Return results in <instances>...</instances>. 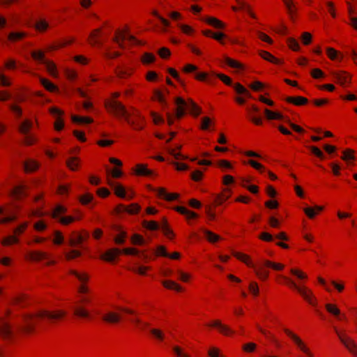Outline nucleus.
Wrapping results in <instances>:
<instances>
[{"label":"nucleus","mask_w":357,"mask_h":357,"mask_svg":"<svg viewBox=\"0 0 357 357\" xmlns=\"http://www.w3.org/2000/svg\"><path fill=\"white\" fill-rule=\"evenodd\" d=\"M120 96L119 92H114L111 97L105 102V107L107 112L116 117L123 118L126 122L136 130H140L144 128V117L138 115L136 119H130L126 107L121 102L116 100Z\"/></svg>","instance_id":"obj_1"},{"label":"nucleus","mask_w":357,"mask_h":357,"mask_svg":"<svg viewBox=\"0 0 357 357\" xmlns=\"http://www.w3.org/2000/svg\"><path fill=\"white\" fill-rule=\"evenodd\" d=\"M66 312L61 310H40L36 314H29L24 315L17 326V330L23 333H30L37 319L46 320H57L63 318Z\"/></svg>","instance_id":"obj_2"},{"label":"nucleus","mask_w":357,"mask_h":357,"mask_svg":"<svg viewBox=\"0 0 357 357\" xmlns=\"http://www.w3.org/2000/svg\"><path fill=\"white\" fill-rule=\"evenodd\" d=\"M45 215V213L38 208L33 207L27 211L28 217L39 218L33 223V228L36 232L42 233L48 227V222L42 218Z\"/></svg>","instance_id":"obj_3"},{"label":"nucleus","mask_w":357,"mask_h":357,"mask_svg":"<svg viewBox=\"0 0 357 357\" xmlns=\"http://www.w3.org/2000/svg\"><path fill=\"white\" fill-rule=\"evenodd\" d=\"M283 278L289 282L291 287L294 288L307 303L312 305L317 304V299L312 289L305 285L298 284L294 280H289L286 277H283Z\"/></svg>","instance_id":"obj_4"},{"label":"nucleus","mask_w":357,"mask_h":357,"mask_svg":"<svg viewBox=\"0 0 357 357\" xmlns=\"http://www.w3.org/2000/svg\"><path fill=\"white\" fill-rule=\"evenodd\" d=\"M114 43L121 48H125L126 43L130 45L140 44V43L132 36L127 29L119 30L116 32L114 38Z\"/></svg>","instance_id":"obj_5"},{"label":"nucleus","mask_w":357,"mask_h":357,"mask_svg":"<svg viewBox=\"0 0 357 357\" xmlns=\"http://www.w3.org/2000/svg\"><path fill=\"white\" fill-rule=\"evenodd\" d=\"M336 333L344 347L354 357H357V342L344 331H337Z\"/></svg>","instance_id":"obj_6"},{"label":"nucleus","mask_w":357,"mask_h":357,"mask_svg":"<svg viewBox=\"0 0 357 357\" xmlns=\"http://www.w3.org/2000/svg\"><path fill=\"white\" fill-rule=\"evenodd\" d=\"M107 183L113 189L114 194L120 198L131 199L134 195L132 193L127 194L126 188L120 183L114 181L110 177H107Z\"/></svg>","instance_id":"obj_7"},{"label":"nucleus","mask_w":357,"mask_h":357,"mask_svg":"<svg viewBox=\"0 0 357 357\" xmlns=\"http://www.w3.org/2000/svg\"><path fill=\"white\" fill-rule=\"evenodd\" d=\"M285 334L290 337L298 348L307 356H312V353L306 344L294 333L288 328L284 330Z\"/></svg>","instance_id":"obj_8"},{"label":"nucleus","mask_w":357,"mask_h":357,"mask_svg":"<svg viewBox=\"0 0 357 357\" xmlns=\"http://www.w3.org/2000/svg\"><path fill=\"white\" fill-rule=\"evenodd\" d=\"M149 189L151 190L152 191L155 192L157 194V195L158 196V197L163 199L167 202H172V201L176 200L180 197L179 194H178V193L167 192L166 189L162 187H160V188H157L149 187Z\"/></svg>","instance_id":"obj_9"},{"label":"nucleus","mask_w":357,"mask_h":357,"mask_svg":"<svg viewBox=\"0 0 357 357\" xmlns=\"http://www.w3.org/2000/svg\"><path fill=\"white\" fill-rule=\"evenodd\" d=\"M16 219L17 216L12 211L10 206H0V223H8Z\"/></svg>","instance_id":"obj_10"},{"label":"nucleus","mask_w":357,"mask_h":357,"mask_svg":"<svg viewBox=\"0 0 357 357\" xmlns=\"http://www.w3.org/2000/svg\"><path fill=\"white\" fill-rule=\"evenodd\" d=\"M208 326L217 328L220 333L226 336H230L234 333V331L229 326L224 324L219 319L211 321L208 324Z\"/></svg>","instance_id":"obj_11"},{"label":"nucleus","mask_w":357,"mask_h":357,"mask_svg":"<svg viewBox=\"0 0 357 357\" xmlns=\"http://www.w3.org/2000/svg\"><path fill=\"white\" fill-rule=\"evenodd\" d=\"M132 172L137 176H152L155 174L153 170L148 168V165L144 163L136 164Z\"/></svg>","instance_id":"obj_12"},{"label":"nucleus","mask_w":357,"mask_h":357,"mask_svg":"<svg viewBox=\"0 0 357 357\" xmlns=\"http://www.w3.org/2000/svg\"><path fill=\"white\" fill-rule=\"evenodd\" d=\"M326 54L329 60L331 61L341 63L344 59V54L342 52L337 50L332 47H326L325 48Z\"/></svg>","instance_id":"obj_13"},{"label":"nucleus","mask_w":357,"mask_h":357,"mask_svg":"<svg viewBox=\"0 0 357 357\" xmlns=\"http://www.w3.org/2000/svg\"><path fill=\"white\" fill-rule=\"evenodd\" d=\"M333 75L337 83L342 86H345L351 82V75L344 70L333 72Z\"/></svg>","instance_id":"obj_14"},{"label":"nucleus","mask_w":357,"mask_h":357,"mask_svg":"<svg viewBox=\"0 0 357 357\" xmlns=\"http://www.w3.org/2000/svg\"><path fill=\"white\" fill-rule=\"evenodd\" d=\"M47 255L46 252L40 250H29L27 252L25 258L30 261L38 262L46 259Z\"/></svg>","instance_id":"obj_15"},{"label":"nucleus","mask_w":357,"mask_h":357,"mask_svg":"<svg viewBox=\"0 0 357 357\" xmlns=\"http://www.w3.org/2000/svg\"><path fill=\"white\" fill-rule=\"evenodd\" d=\"M13 333V329L11 328V324L9 320L6 318L0 319V335L4 338H8L11 336Z\"/></svg>","instance_id":"obj_16"},{"label":"nucleus","mask_w":357,"mask_h":357,"mask_svg":"<svg viewBox=\"0 0 357 357\" xmlns=\"http://www.w3.org/2000/svg\"><path fill=\"white\" fill-rule=\"evenodd\" d=\"M326 312L337 319H341L344 315L342 313L340 308L335 303H326L324 305Z\"/></svg>","instance_id":"obj_17"},{"label":"nucleus","mask_w":357,"mask_h":357,"mask_svg":"<svg viewBox=\"0 0 357 357\" xmlns=\"http://www.w3.org/2000/svg\"><path fill=\"white\" fill-rule=\"evenodd\" d=\"M182 149L181 145H176L175 147H167V152L173 157V160H187L189 157L181 153Z\"/></svg>","instance_id":"obj_18"},{"label":"nucleus","mask_w":357,"mask_h":357,"mask_svg":"<svg viewBox=\"0 0 357 357\" xmlns=\"http://www.w3.org/2000/svg\"><path fill=\"white\" fill-rule=\"evenodd\" d=\"M176 116L178 119L183 117L185 113V109L188 108V100L185 101L183 98L178 97L176 98Z\"/></svg>","instance_id":"obj_19"},{"label":"nucleus","mask_w":357,"mask_h":357,"mask_svg":"<svg viewBox=\"0 0 357 357\" xmlns=\"http://www.w3.org/2000/svg\"><path fill=\"white\" fill-rule=\"evenodd\" d=\"M232 255L234 257L244 263L248 266L255 268V265L250 255L236 251H233Z\"/></svg>","instance_id":"obj_20"},{"label":"nucleus","mask_w":357,"mask_h":357,"mask_svg":"<svg viewBox=\"0 0 357 357\" xmlns=\"http://www.w3.org/2000/svg\"><path fill=\"white\" fill-rule=\"evenodd\" d=\"M341 159L347 164L351 165L356 160V151L351 149H345L342 151Z\"/></svg>","instance_id":"obj_21"},{"label":"nucleus","mask_w":357,"mask_h":357,"mask_svg":"<svg viewBox=\"0 0 357 357\" xmlns=\"http://www.w3.org/2000/svg\"><path fill=\"white\" fill-rule=\"evenodd\" d=\"M120 254V250L117 248H112L106 251L101 255V259L107 262H112Z\"/></svg>","instance_id":"obj_22"},{"label":"nucleus","mask_w":357,"mask_h":357,"mask_svg":"<svg viewBox=\"0 0 357 357\" xmlns=\"http://www.w3.org/2000/svg\"><path fill=\"white\" fill-rule=\"evenodd\" d=\"M259 55L264 60L269 61L272 63L280 65L282 63V61L274 56L273 54H271L270 52L266 51V50H259Z\"/></svg>","instance_id":"obj_23"},{"label":"nucleus","mask_w":357,"mask_h":357,"mask_svg":"<svg viewBox=\"0 0 357 357\" xmlns=\"http://www.w3.org/2000/svg\"><path fill=\"white\" fill-rule=\"evenodd\" d=\"M100 30L99 29L93 30L89 35L88 41L91 46L96 47L101 45Z\"/></svg>","instance_id":"obj_24"},{"label":"nucleus","mask_w":357,"mask_h":357,"mask_svg":"<svg viewBox=\"0 0 357 357\" xmlns=\"http://www.w3.org/2000/svg\"><path fill=\"white\" fill-rule=\"evenodd\" d=\"M176 275L179 281L184 283H189L192 279V275L190 273L181 268L176 271Z\"/></svg>","instance_id":"obj_25"},{"label":"nucleus","mask_w":357,"mask_h":357,"mask_svg":"<svg viewBox=\"0 0 357 357\" xmlns=\"http://www.w3.org/2000/svg\"><path fill=\"white\" fill-rule=\"evenodd\" d=\"M174 209L180 214L185 215L188 220L195 219L198 217V215L196 213L188 210L187 208L184 206H175Z\"/></svg>","instance_id":"obj_26"},{"label":"nucleus","mask_w":357,"mask_h":357,"mask_svg":"<svg viewBox=\"0 0 357 357\" xmlns=\"http://www.w3.org/2000/svg\"><path fill=\"white\" fill-rule=\"evenodd\" d=\"M140 206L137 204H132L128 206H125L123 205H119L116 208V211L121 212L122 211H126L130 214H137L140 211Z\"/></svg>","instance_id":"obj_27"},{"label":"nucleus","mask_w":357,"mask_h":357,"mask_svg":"<svg viewBox=\"0 0 357 357\" xmlns=\"http://www.w3.org/2000/svg\"><path fill=\"white\" fill-rule=\"evenodd\" d=\"M29 225V222L27 220L20 222L15 227L13 231L20 238V236L27 230Z\"/></svg>","instance_id":"obj_28"},{"label":"nucleus","mask_w":357,"mask_h":357,"mask_svg":"<svg viewBox=\"0 0 357 357\" xmlns=\"http://www.w3.org/2000/svg\"><path fill=\"white\" fill-rule=\"evenodd\" d=\"M81 160L78 157L70 156L66 162V166L71 171H77L80 165Z\"/></svg>","instance_id":"obj_29"},{"label":"nucleus","mask_w":357,"mask_h":357,"mask_svg":"<svg viewBox=\"0 0 357 357\" xmlns=\"http://www.w3.org/2000/svg\"><path fill=\"white\" fill-rule=\"evenodd\" d=\"M103 319L107 322L115 324L121 320V315L117 312L109 311L104 314Z\"/></svg>","instance_id":"obj_30"},{"label":"nucleus","mask_w":357,"mask_h":357,"mask_svg":"<svg viewBox=\"0 0 357 357\" xmlns=\"http://www.w3.org/2000/svg\"><path fill=\"white\" fill-rule=\"evenodd\" d=\"M204 20L211 26L218 29H223L225 27L224 22L214 17H206Z\"/></svg>","instance_id":"obj_31"},{"label":"nucleus","mask_w":357,"mask_h":357,"mask_svg":"<svg viewBox=\"0 0 357 357\" xmlns=\"http://www.w3.org/2000/svg\"><path fill=\"white\" fill-rule=\"evenodd\" d=\"M20 238L13 231V234L8 235L2 239L1 243L5 246L18 244Z\"/></svg>","instance_id":"obj_32"},{"label":"nucleus","mask_w":357,"mask_h":357,"mask_svg":"<svg viewBox=\"0 0 357 357\" xmlns=\"http://www.w3.org/2000/svg\"><path fill=\"white\" fill-rule=\"evenodd\" d=\"M44 65L46 68L47 71L51 76L55 78H57L59 77L57 66L54 62L50 60H47V61H45Z\"/></svg>","instance_id":"obj_33"},{"label":"nucleus","mask_w":357,"mask_h":357,"mask_svg":"<svg viewBox=\"0 0 357 357\" xmlns=\"http://www.w3.org/2000/svg\"><path fill=\"white\" fill-rule=\"evenodd\" d=\"M202 232L204 234L206 239L211 243H215L221 240L220 236L207 229H203Z\"/></svg>","instance_id":"obj_34"},{"label":"nucleus","mask_w":357,"mask_h":357,"mask_svg":"<svg viewBox=\"0 0 357 357\" xmlns=\"http://www.w3.org/2000/svg\"><path fill=\"white\" fill-rule=\"evenodd\" d=\"M162 284L163 287L167 289L174 290L177 292H180L183 290L181 284L174 280H165L162 282Z\"/></svg>","instance_id":"obj_35"},{"label":"nucleus","mask_w":357,"mask_h":357,"mask_svg":"<svg viewBox=\"0 0 357 357\" xmlns=\"http://www.w3.org/2000/svg\"><path fill=\"white\" fill-rule=\"evenodd\" d=\"M176 26L183 34L188 36H192L195 33V29L188 24L178 22Z\"/></svg>","instance_id":"obj_36"},{"label":"nucleus","mask_w":357,"mask_h":357,"mask_svg":"<svg viewBox=\"0 0 357 357\" xmlns=\"http://www.w3.org/2000/svg\"><path fill=\"white\" fill-rule=\"evenodd\" d=\"M215 125L214 121L209 116H203L201 119L200 129L202 130H208Z\"/></svg>","instance_id":"obj_37"},{"label":"nucleus","mask_w":357,"mask_h":357,"mask_svg":"<svg viewBox=\"0 0 357 357\" xmlns=\"http://www.w3.org/2000/svg\"><path fill=\"white\" fill-rule=\"evenodd\" d=\"M84 241V236L79 232L73 231L69 239L70 246H76Z\"/></svg>","instance_id":"obj_38"},{"label":"nucleus","mask_w":357,"mask_h":357,"mask_svg":"<svg viewBox=\"0 0 357 357\" xmlns=\"http://www.w3.org/2000/svg\"><path fill=\"white\" fill-rule=\"evenodd\" d=\"M188 109L194 116H198L202 113V108L199 107L192 99L188 100Z\"/></svg>","instance_id":"obj_39"},{"label":"nucleus","mask_w":357,"mask_h":357,"mask_svg":"<svg viewBox=\"0 0 357 357\" xmlns=\"http://www.w3.org/2000/svg\"><path fill=\"white\" fill-rule=\"evenodd\" d=\"M286 101L295 105L301 106L305 105L308 100L306 98L303 96H289L286 98Z\"/></svg>","instance_id":"obj_40"},{"label":"nucleus","mask_w":357,"mask_h":357,"mask_svg":"<svg viewBox=\"0 0 357 357\" xmlns=\"http://www.w3.org/2000/svg\"><path fill=\"white\" fill-rule=\"evenodd\" d=\"M71 120L73 123L79 125L89 124L93 122V119L89 117L80 116L75 114L71 115Z\"/></svg>","instance_id":"obj_41"},{"label":"nucleus","mask_w":357,"mask_h":357,"mask_svg":"<svg viewBox=\"0 0 357 357\" xmlns=\"http://www.w3.org/2000/svg\"><path fill=\"white\" fill-rule=\"evenodd\" d=\"M225 61L231 68L237 69L238 70H243L245 69V66L242 63H241L236 60H234L231 58L227 56L225 58Z\"/></svg>","instance_id":"obj_42"},{"label":"nucleus","mask_w":357,"mask_h":357,"mask_svg":"<svg viewBox=\"0 0 357 357\" xmlns=\"http://www.w3.org/2000/svg\"><path fill=\"white\" fill-rule=\"evenodd\" d=\"M40 82L43 87L50 92L58 91V87L47 79L40 77Z\"/></svg>","instance_id":"obj_43"},{"label":"nucleus","mask_w":357,"mask_h":357,"mask_svg":"<svg viewBox=\"0 0 357 357\" xmlns=\"http://www.w3.org/2000/svg\"><path fill=\"white\" fill-rule=\"evenodd\" d=\"M33 126V121L30 119H24L20 126V131L24 135H28Z\"/></svg>","instance_id":"obj_44"},{"label":"nucleus","mask_w":357,"mask_h":357,"mask_svg":"<svg viewBox=\"0 0 357 357\" xmlns=\"http://www.w3.org/2000/svg\"><path fill=\"white\" fill-rule=\"evenodd\" d=\"M70 273L76 277L81 284L86 283L89 279V275L86 272H79L77 271L73 270L70 271Z\"/></svg>","instance_id":"obj_45"},{"label":"nucleus","mask_w":357,"mask_h":357,"mask_svg":"<svg viewBox=\"0 0 357 357\" xmlns=\"http://www.w3.org/2000/svg\"><path fill=\"white\" fill-rule=\"evenodd\" d=\"M31 55L35 61H38L43 64L45 63V61H47V59H45V52L40 50L32 51Z\"/></svg>","instance_id":"obj_46"},{"label":"nucleus","mask_w":357,"mask_h":357,"mask_svg":"<svg viewBox=\"0 0 357 357\" xmlns=\"http://www.w3.org/2000/svg\"><path fill=\"white\" fill-rule=\"evenodd\" d=\"M149 331L152 336L159 342H162L165 340V334L162 330L158 328H151Z\"/></svg>","instance_id":"obj_47"},{"label":"nucleus","mask_w":357,"mask_h":357,"mask_svg":"<svg viewBox=\"0 0 357 357\" xmlns=\"http://www.w3.org/2000/svg\"><path fill=\"white\" fill-rule=\"evenodd\" d=\"M172 351L176 357H190L189 353L187 352L185 349L178 345H173Z\"/></svg>","instance_id":"obj_48"},{"label":"nucleus","mask_w":357,"mask_h":357,"mask_svg":"<svg viewBox=\"0 0 357 357\" xmlns=\"http://www.w3.org/2000/svg\"><path fill=\"white\" fill-rule=\"evenodd\" d=\"M264 114L268 120H280L283 118L282 114L280 112H273L268 109H264Z\"/></svg>","instance_id":"obj_49"},{"label":"nucleus","mask_w":357,"mask_h":357,"mask_svg":"<svg viewBox=\"0 0 357 357\" xmlns=\"http://www.w3.org/2000/svg\"><path fill=\"white\" fill-rule=\"evenodd\" d=\"M152 99L153 100L158 101L162 105H166V100H165V95L163 94V93L161 91H160L158 89H155L153 91Z\"/></svg>","instance_id":"obj_50"},{"label":"nucleus","mask_w":357,"mask_h":357,"mask_svg":"<svg viewBox=\"0 0 357 357\" xmlns=\"http://www.w3.org/2000/svg\"><path fill=\"white\" fill-rule=\"evenodd\" d=\"M207 354L208 357H227L217 347H211L207 351Z\"/></svg>","instance_id":"obj_51"},{"label":"nucleus","mask_w":357,"mask_h":357,"mask_svg":"<svg viewBox=\"0 0 357 357\" xmlns=\"http://www.w3.org/2000/svg\"><path fill=\"white\" fill-rule=\"evenodd\" d=\"M39 167V163L34 160H28L24 164V169L27 172H31L36 170Z\"/></svg>","instance_id":"obj_52"},{"label":"nucleus","mask_w":357,"mask_h":357,"mask_svg":"<svg viewBox=\"0 0 357 357\" xmlns=\"http://www.w3.org/2000/svg\"><path fill=\"white\" fill-rule=\"evenodd\" d=\"M235 1L241 5L242 10L246 12L252 18L256 19L257 16L252 11L250 5L245 3L242 0H235Z\"/></svg>","instance_id":"obj_53"},{"label":"nucleus","mask_w":357,"mask_h":357,"mask_svg":"<svg viewBox=\"0 0 357 357\" xmlns=\"http://www.w3.org/2000/svg\"><path fill=\"white\" fill-rule=\"evenodd\" d=\"M255 273L257 278L261 280V281L266 280L269 277V271L267 270H265L262 268H254Z\"/></svg>","instance_id":"obj_54"},{"label":"nucleus","mask_w":357,"mask_h":357,"mask_svg":"<svg viewBox=\"0 0 357 357\" xmlns=\"http://www.w3.org/2000/svg\"><path fill=\"white\" fill-rule=\"evenodd\" d=\"M67 208L63 205H57L53 210L52 216L59 220L61 215L66 213Z\"/></svg>","instance_id":"obj_55"},{"label":"nucleus","mask_w":357,"mask_h":357,"mask_svg":"<svg viewBox=\"0 0 357 357\" xmlns=\"http://www.w3.org/2000/svg\"><path fill=\"white\" fill-rule=\"evenodd\" d=\"M130 241H131L132 244H133L135 245H143L145 244V242H146L144 237L142 235L138 234H134L130 237Z\"/></svg>","instance_id":"obj_56"},{"label":"nucleus","mask_w":357,"mask_h":357,"mask_svg":"<svg viewBox=\"0 0 357 357\" xmlns=\"http://www.w3.org/2000/svg\"><path fill=\"white\" fill-rule=\"evenodd\" d=\"M155 60L154 54L149 52H145L141 57V61L143 64L147 65L153 63Z\"/></svg>","instance_id":"obj_57"},{"label":"nucleus","mask_w":357,"mask_h":357,"mask_svg":"<svg viewBox=\"0 0 357 357\" xmlns=\"http://www.w3.org/2000/svg\"><path fill=\"white\" fill-rule=\"evenodd\" d=\"M35 28L37 31L43 32L49 28V24L45 20L40 19L36 22Z\"/></svg>","instance_id":"obj_58"},{"label":"nucleus","mask_w":357,"mask_h":357,"mask_svg":"<svg viewBox=\"0 0 357 357\" xmlns=\"http://www.w3.org/2000/svg\"><path fill=\"white\" fill-rule=\"evenodd\" d=\"M217 165L222 169L223 171L225 170H231L234 168L233 165L227 160H219L217 162Z\"/></svg>","instance_id":"obj_59"},{"label":"nucleus","mask_w":357,"mask_h":357,"mask_svg":"<svg viewBox=\"0 0 357 357\" xmlns=\"http://www.w3.org/2000/svg\"><path fill=\"white\" fill-rule=\"evenodd\" d=\"M288 47L294 52H298L301 49L298 42L294 38H288L287 39Z\"/></svg>","instance_id":"obj_60"},{"label":"nucleus","mask_w":357,"mask_h":357,"mask_svg":"<svg viewBox=\"0 0 357 357\" xmlns=\"http://www.w3.org/2000/svg\"><path fill=\"white\" fill-rule=\"evenodd\" d=\"M264 266L270 267L275 271H282L284 267V264L281 263H276L269 260H265L264 261Z\"/></svg>","instance_id":"obj_61"},{"label":"nucleus","mask_w":357,"mask_h":357,"mask_svg":"<svg viewBox=\"0 0 357 357\" xmlns=\"http://www.w3.org/2000/svg\"><path fill=\"white\" fill-rule=\"evenodd\" d=\"M289 271L293 275H294L299 280H305L307 278V274L298 268H291Z\"/></svg>","instance_id":"obj_62"},{"label":"nucleus","mask_w":357,"mask_h":357,"mask_svg":"<svg viewBox=\"0 0 357 357\" xmlns=\"http://www.w3.org/2000/svg\"><path fill=\"white\" fill-rule=\"evenodd\" d=\"M64 236L60 231H55L53 234L52 242L55 245H61L63 243Z\"/></svg>","instance_id":"obj_63"},{"label":"nucleus","mask_w":357,"mask_h":357,"mask_svg":"<svg viewBox=\"0 0 357 357\" xmlns=\"http://www.w3.org/2000/svg\"><path fill=\"white\" fill-rule=\"evenodd\" d=\"M26 35L25 32H11L9 33L8 38L10 41L15 42L22 40Z\"/></svg>","instance_id":"obj_64"}]
</instances>
